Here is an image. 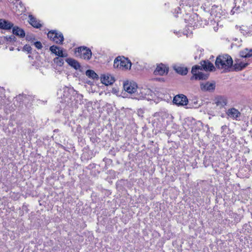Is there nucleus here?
<instances>
[{"instance_id":"1","label":"nucleus","mask_w":252,"mask_h":252,"mask_svg":"<svg viewBox=\"0 0 252 252\" xmlns=\"http://www.w3.org/2000/svg\"><path fill=\"white\" fill-rule=\"evenodd\" d=\"M215 64L217 68L227 72L231 68L233 60L231 56L227 54L220 55L216 59Z\"/></svg>"},{"instance_id":"2","label":"nucleus","mask_w":252,"mask_h":252,"mask_svg":"<svg viewBox=\"0 0 252 252\" xmlns=\"http://www.w3.org/2000/svg\"><path fill=\"white\" fill-rule=\"evenodd\" d=\"M123 87L125 91L129 94H135V93H137V94H141L139 96L135 97L137 99L145 97L146 94L145 91L146 90L145 89H137L136 85L134 83L129 82L128 81L124 83Z\"/></svg>"},{"instance_id":"3","label":"nucleus","mask_w":252,"mask_h":252,"mask_svg":"<svg viewBox=\"0 0 252 252\" xmlns=\"http://www.w3.org/2000/svg\"><path fill=\"white\" fill-rule=\"evenodd\" d=\"M32 99V96L20 94L13 99V104L16 108L13 107L12 108H22L23 104L28 105Z\"/></svg>"},{"instance_id":"4","label":"nucleus","mask_w":252,"mask_h":252,"mask_svg":"<svg viewBox=\"0 0 252 252\" xmlns=\"http://www.w3.org/2000/svg\"><path fill=\"white\" fill-rule=\"evenodd\" d=\"M73 93L72 89L67 87H63L62 90H61L58 94L61 96V102L65 103L69 105L72 101L73 99V95L71 94Z\"/></svg>"},{"instance_id":"5","label":"nucleus","mask_w":252,"mask_h":252,"mask_svg":"<svg viewBox=\"0 0 252 252\" xmlns=\"http://www.w3.org/2000/svg\"><path fill=\"white\" fill-rule=\"evenodd\" d=\"M113 65L119 69L127 70L130 69L131 63L127 58L118 57L115 59Z\"/></svg>"},{"instance_id":"6","label":"nucleus","mask_w":252,"mask_h":252,"mask_svg":"<svg viewBox=\"0 0 252 252\" xmlns=\"http://www.w3.org/2000/svg\"><path fill=\"white\" fill-rule=\"evenodd\" d=\"M75 53L77 57L86 60H90L92 56L91 50L89 48L84 46L76 48Z\"/></svg>"},{"instance_id":"7","label":"nucleus","mask_w":252,"mask_h":252,"mask_svg":"<svg viewBox=\"0 0 252 252\" xmlns=\"http://www.w3.org/2000/svg\"><path fill=\"white\" fill-rule=\"evenodd\" d=\"M48 37L57 44H62L64 39L63 34L56 30L51 31L47 34Z\"/></svg>"},{"instance_id":"8","label":"nucleus","mask_w":252,"mask_h":252,"mask_svg":"<svg viewBox=\"0 0 252 252\" xmlns=\"http://www.w3.org/2000/svg\"><path fill=\"white\" fill-rule=\"evenodd\" d=\"M173 102L178 106H187L189 99L185 95L179 94L174 97Z\"/></svg>"},{"instance_id":"9","label":"nucleus","mask_w":252,"mask_h":252,"mask_svg":"<svg viewBox=\"0 0 252 252\" xmlns=\"http://www.w3.org/2000/svg\"><path fill=\"white\" fill-rule=\"evenodd\" d=\"M50 50L52 53L55 54L59 57H67L68 54L67 53H63V49H61L59 47L53 45L50 47Z\"/></svg>"},{"instance_id":"10","label":"nucleus","mask_w":252,"mask_h":252,"mask_svg":"<svg viewBox=\"0 0 252 252\" xmlns=\"http://www.w3.org/2000/svg\"><path fill=\"white\" fill-rule=\"evenodd\" d=\"M168 72V67L166 66L164 64L161 63L157 65L156 69L154 71L155 75H163L167 74Z\"/></svg>"},{"instance_id":"11","label":"nucleus","mask_w":252,"mask_h":252,"mask_svg":"<svg viewBox=\"0 0 252 252\" xmlns=\"http://www.w3.org/2000/svg\"><path fill=\"white\" fill-rule=\"evenodd\" d=\"M101 83L106 86L112 85L115 82L114 77L109 74H104L101 77Z\"/></svg>"},{"instance_id":"12","label":"nucleus","mask_w":252,"mask_h":252,"mask_svg":"<svg viewBox=\"0 0 252 252\" xmlns=\"http://www.w3.org/2000/svg\"><path fill=\"white\" fill-rule=\"evenodd\" d=\"M215 83L207 82L205 83L200 84L201 90L203 91H212L215 89Z\"/></svg>"},{"instance_id":"13","label":"nucleus","mask_w":252,"mask_h":252,"mask_svg":"<svg viewBox=\"0 0 252 252\" xmlns=\"http://www.w3.org/2000/svg\"><path fill=\"white\" fill-rule=\"evenodd\" d=\"M13 26V24L3 19H0V29L5 30L11 29Z\"/></svg>"},{"instance_id":"14","label":"nucleus","mask_w":252,"mask_h":252,"mask_svg":"<svg viewBox=\"0 0 252 252\" xmlns=\"http://www.w3.org/2000/svg\"><path fill=\"white\" fill-rule=\"evenodd\" d=\"M234 68L235 71H240L245 68L248 65V63L241 62L239 59H236L235 60Z\"/></svg>"},{"instance_id":"15","label":"nucleus","mask_w":252,"mask_h":252,"mask_svg":"<svg viewBox=\"0 0 252 252\" xmlns=\"http://www.w3.org/2000/svg\"><path fill=\"white\" fill-rule=\"evenodd\" d=\"M173 69L177 73L182 75H186L188 72V68L181 65H174Z\"/></svg>"},{"instance_id":"16","label":"nucleus","mask_w":252,"mask_h":252,"mask_svg":"<svg viewBox=\"0 0 252 252\" xmlns=\"http://www.w3.org/2000/svg\"><path fill=\"white\" fill-rule=\"evenodd\" d=\"M215 103L216 105L219 107L220 109H221L227 104L226 98L224 96H218L215 99Z\"/></svg>"},{"instance_id":"17","label":"nucleus","mask_w":252,"mask_h":252,"mask_svg":"<svg viewBox=\"0 0 252 252\" xmlns=\"http://www.w3.org/2000/svg\"><path fill=\"white\" fill-rule=\"evenodd\" d=\"M65 61L70 66L76 70L79 69L81 67V65L79 62L73 59L67 58L65 60Z\"/></svg>"},{"instance_id":"18","label":"nucleus","mask_w":252,"mask_h":252,"mask_svg":"<svg viewBox=\"0 0 252 252\" xmlns=\"http://www.w3.org/2000/svg\"><path fill=\"white\" fill-rule=\"evenodd\" d=\"M200 106V104L196 99L189 100L186 109H197Z\"/></svg>"},{"instance_id":"19","label":"nucleus","mask_w":252,"mask_h":252,"mask_svg":"<svg viewBox=\"0 0 252 252\" xmlns=\"http://www.w3.org/2000/svg\"><path fill=\"white\" fill-rule=\"evenodd\" d=\"M12 28L13 33L14 34L18 36L21 38H23L25 36V32L23 29L17 26H13Z\"/></svg>"},{"instance_id":"20","label":"nucleus","mask_w":252,"mask_h":252,"mask_svg":"<svg viewBox=\"0 0 252 252\" xmlns=\"http://www.w3.org/2000/svg\"><path fill=\"white\" fill-rule=\"evenodd\" d=\"M201 67L205 70L212 71L214 68V66L212 63L209 61H203L201 63Z\"/></svg>"},{"instance_id":"21","label":"nucleus","mask_w":252,"mask_h":252,"mask_svg":"<svg viewBox=\"0 0 252 252\" xmlns=\"http://www.w3.org/2000/svg\"><path fill=\"white\" fill-rule=\"evenodd\" d=\"M240 56L242 58H248L252 57V49L247 48L241 51L239 53Z\"/></svg>"},{"instance_id":"22","label":"nucleus","mask_w":252,"mask_h":252,"mask_svg":"<svg viewBox=\"0 0 252 252\" xmlns=\"http://www.w3.org/2000/svg\"><path fill=\"white\" fill-rule=\"evenodd\" d=\"M29 23L32 27L37 29L41 27V24L32 15L29 16Z\"/></svg>"},{"instance_id":"23","label":"nucleus","mask_w":252,"mask_h":252,"mask_svg":"<svg viewBox=\"0 0 252 252\" xmlns=\"http://www.w3.org/2000/svg\"><path fill=\"white\" fill-rule=\"evenodd\" d=\"M236 28L242 34L246 35L250 33V31L248 27L242 25L241 26H236Z\"/></svg>"},{"instance_id":"24","label":"nucleus","mask_w":252,"mask_h":252,"mask_svg":"<svg viewBox=\"0 0 252 252\" xmlns=\"http://www.w3.org/2000/svg\"><path fill=\"white\" fill-rule=\"evenodd\" d=\"M227 115L230 118L237 120L240 116V113L239 111H227Z\"/></svg>"},{"instance_id":"25","label":"nucleus","mask_w":252,"mask_h":252,"mask_svg":"<svg viewBox=\"0 0 252 252\" xmlns=\"http://www.w3.org/2000/svg\"><path fill=\"white\" fill-rule=\"evenodd\" d=\"M86 75L93 79H97L98 78V75L93 70H87L86 71Z\"/></svg>"},{"instance_id":"26","label":"nucleus","mask_w":252,"mask_h":252,"mask_svg":"<svg viewBox=\"0 0 252 252\" xmlns=\"http://www.w3.org/2000/svg\"><path fill=\"white\" fill-rule=\"evenodd\" d=\"M202 70V67L199 65H194L192 67L191 69V73L193 74V76L191 77V79H193L198 73V71Z\"/></svg>"},{"instance_id":"27","label":"nucleus","mask_w":252,"mask_h":252,"mask_svg":"<svg viewBox=\"0 0 252 252\" xmlns=\"http://www.w3.org/2000/svg\"><path fill=\"white\" fill-rule=\"evenodd\" d=\"M208 78V74H205L201 71H198V73L195 76L194 79L195 80H206Z\"/></svg>"},{"instance_id":"28","label":"nucleus","mask_w":252,"mask_h":252,"mask_svg":"<svg viewBox=\"0 0 252 252\" xmlns=\"http://www.w3.org/2000/svg\"><path fill=\"white\" fill-rule=\"evenodd\" d=\"M61 58L62 57H57L53 60L54 63L59 66H63L64 63V61Z\"/></svg>"},{"instance_id":"29","label":"nucleus","mask_w":252,"mask_h":252,"mask_svg":"<svg viewBox=\"0 0 252 252\" xmlns=\"http://www.w3.org/2000/svg\"><path fill=\"white\" fill-rule=\"evenodd\" d=\"M23 51L27 52L28 53H31L32 52V48L29 45L26 44L23 48Z\"/></svg>"},{"instance_id":"30","label":"nucleus","mask_w":252,"mask_h":252,"mask_svg":"<svg viewBox=\"0 0 252 252\" xmlns=\"http://www.w3.org/2000/svg\"><path fill=\"white\" fill-rule=\"evenodd\" d=\"M6 38L7 41L10 42L16 40V37L14 35H11L10 36H6Z\"/></svg>"},{"instance_id":"31","label":"nucleus","mask_w":252,"mask_h":252,"mask_svg":"<svg viewBox=\"0 0 252 252\" xmlns=\"http://www.w3.org/2000/svg\"><path fill=\"white\" fill-rule=\"evenodd\" d=\"M35 47L38 49H40L42 47L41 43L40 41H36L34 43Z\"/></svg>"},{"instance_id":"32","label":"nucleus","mask_w":252,"mask_h":252,"mask_svg":"<svg viewBox=\"0 0 252 252\" xmlns=\"http://www.w3.org/2000/svg\"><path fill=\"white\" fill-rule=\"evenodd\" d=\"M26 39L28 41H32V39H34V38L33 37V36L27 35Z\"/></svg>"},{"instance_id":"33","label":"nucleus","mask_w":252,"mask_h":252,"mask_svg":"<svg viewBox=\"0 0 252 252\" xmlns=\"http://www.w3.org/2000/svg\"><path fill=\"white\" fill-rule=\"evenodd\" d=\"M228 110H231V111H233V110H237V109H236L235 108H231V109H228Z\"/></svg>"},{"instance_id":"34","label":"nucleus","mask_w":252,"mask_h":252,"mask_svg":"<svg viewBox=\"0 0 252 252\" xmlns=\"http://www.w3.org/2000/svg\"><path fill=\"white\" fill-rule=\"evenodd\" d=\"M251 30L252 31V25L251 26Z\"/></svg>"}]
</instances>
